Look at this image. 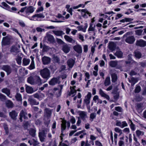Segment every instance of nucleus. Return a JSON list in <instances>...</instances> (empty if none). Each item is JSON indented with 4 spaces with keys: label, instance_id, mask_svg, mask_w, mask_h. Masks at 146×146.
I'll list each match as a JSON object with an SVG mask.
<instances>
[{
    "label": "nucleus",
    "instance_id": "13d9d810",
    "mask_svg": "<svg viewBox=\"0 0 146 146\" xmlns=\"http://www.w3.org/2000/svg\"><path fill=\"white\" fill-rule=\"evenodd\" d=\"M32 142L33 143V144L34 145H36L38 144V142L36 139H33L32 140Z\"/></svg>",
    "mask_w": 146,
    "mask_h": 146
},
{
    "label": "nucleus",
    "instance_id": "7c9ffc66",
    "mask_svg": "<svg viewBox=\"0 0 146 146\" xmlns=\"http://www.w3.org/2000/svg\"><path fill=\"white\" fill-rule=\"evenodd\" d=\"M30 61L29 59L24 58L23 60V64L24 66L27 65L29 64Z\"/></svg>",
    "mask_w": 146,
    "mask_h": 146
},
{
    "label": "nucleus",
    "instance_id": "f8f14e48",
    "mask_svg": "<svg viewBox=\"0 0 146 146\" xmlns=\"http://www.w3.org/2000/svg\"><path fill=\"white\" fill-rule=\"evenodd\" d=\"M78 113L80 118L84 120L87 117V113L85 111H80Z\"/></svg>",
    "mask_w": 146,
    "mask_h": 146
},
{
    "label": "nucleus",
    "instance_id": "a211bd4d",
    "mask_svg": "<svg viewBox=\"0 0 146 146\" xmlns=\"http://www.w3.org/2000/svg\"><path fill=\"white\" fill-rule=\"evenodd\" d=\"M1 92L5 94L11 98V97L10 96V90L9 89L7 88H4L1 90Z\"/></svg>",
    "mask_w": 146,
    "mask_h": 146
},
{
    "label": "nucleus",
    "instance_id": "4be33fe9",
    "mask_svg": "<svg viewBox=\"0 0 146 146\" xmlns=\"http://www.w3.org/2000/svg\"><path fill=\"white\" fill-rule=\"evenodd\" d=\"M62 49L65 53H67L69 52L70 48L67 44H65L63 46Z\"/></svg>",
    "mask_w": 146,
    "mask_h": 146
},
{
    "label": "nucleus",
    "instance_id": "4c0bfd02",
    "mask_svg": "<svg viewBox=\"0 0 146 146\" xmlns=\"http://www.w3.org/2000/svg\"><path fill=\"white\" fill-rule=\"evenodd\" d=\"M6 106L9 108H12L13 106V104L12 102L10 100H7L6 102Z\"/></svg>",
    "mask_w": 146,
    "mask_h": 146
},
{
    "label": "nucleus",
    "instance_id": "e2e57ef3",
    "mask_svg": "<svg viewBox=\"0 0 146 146\" xmlns=\"http://www.w3.org/2000/svg\"><path fill=\"white\" fill-rule=\"evenodd\" d=\"M85 76H86L85 80L86 81L89 79L90 78V76L89 73L88 72H86L85 73Z\"/></svg>",
    "mask_w": 146,
    "mask_h": 146
},
{
    "label": "nucleus",
    "instance_id": "1a4fd4ad",
    "mask_svg": "<svg viewBox=\"0 0 146 146\" xmlns=\"http://www.w3.org/2000/svg\"><path fill=\"white\" fill-rule=\"evenodd\" d=\"M136 45L142 47L145 46L146 45V42L142 39L137 40L136 41Z\"/></svg>",
    "mask_w": 146,
    "mask_h": 146
},
{
    "label": "nucleus",
    "instance_id": "c9c22d12",
    "mask_svg": "<svg viewBox=\"0 0 146 146\" xmlns=\"http://www.w3.org/2000/svg\"><path fill=\"white\" fill-rule=\"evenodd\" d=\"M115 54L118 58H121L123 55V53L122 52L118 50L117 51Z\"/></svg>",
    "mask_w": 146,
    "mask_h": 146
},
{
    "label": "nucleus",
    "instance_id": "2eb2a0df",
    "mask_svg": "<svg viewBox=\"0 0 146 146\" xmlns=\"http://www.w3.org/2000/svg\"><path fill=\"white\" fill-rule=\"evenodd\" d=\"M28 101L31 105H37L39 103L38 102H37L35 100L32 98L31 97H30L28 99Z\"/></svg>",
    "mask_w": 146,
    "mask_h": 146
},
{
    "label": "nucleus",
    "instance_id": "72a5a7b5",
    "mask_svg": "<svg viewBox=\"0 0 146 146\" xmlns=\"http://www.w3.org/2000/svg\"><path fill=\"white\" fill-rule=\"evenodd\" d=\"M111 80L113 82H115L117 80V76L115 74H111Z\"/></svg>",
    "mask_w": 146,
    "mask_h": 146
},
{
    "label": "nucleus",
    "instance_id": "774afa93",
    "mask_svg": "<svg viewBox=\"0 0 146 146\" xmlns=\"http://www.w3.org/2000/svg\"><path fill=\"white\" fill-rule=\"evenodd\" d=\"M46 79H48L50 77V72L49 70L46 68Z\"/></svg>",
    "mask_w": 146,
    "mask_h": 146
},
{
    "label": "nucleus",
    "instance_id": "3c124183",
    "mask_svg": "<svg viewBox=\"0 0 146 146\" xmlns=\"http://www.w3.org/2000/svg\"><path fill=\"white\" fill-rule=\"evenodd\" d=\"M95 26L93 27L92 24H90L88 29V31H95Z\"/></svg>",
    "mask_w": 146,
    "mask_h": 146
},
{
    "label": "nucleus",
    "instance_id": "58836bf2",
    "mask_svg": "<svg viewBox=\"0 0 146 146\" xmlns=\"http://www.w3.org/2000/svg\"><path fill=\"white\" fill-rule=\"evenodd\" d=\"M135 57L137 58H140L141 56V53L138 51H136L135 52Z\"/></svg>",
    "mask_w": 146,
    "mask_h": 146
},
{
    "label": "nucleus",
    "instance_id": "0e129e2a",
    "mask_svg": "<svg viewBox=\"0 0 146 146\" xmlns=\"http://www.w3.org/2000/svg\"><path fill=\"white\" fill-rule=\"evenodd\" d=\"M90 139L92 141L96 140L97 137H96L93 135H90Z\"/></svg>",
    "mask_w": 146,
    "mask_h": 146
},
{
    "label": "nucleus",
    "instance_id": "a18cd8bd",
    "mask_svg": "<svg viewBox=\"0 0 146 146\" xmlns=\"http://www.w3.org/2000/svg\"><path fill=\"white\" fill-rule=\"evenodd\" d=\"M56 121H54L52 125V133L54 134L55 133V129L56 127Z\"/></svg>",
    "mask_w": 146,
    "mask_h": 146
},
{
    "label": "nucleus",
    "instance_id": "f704fd0d",
    "mask_svg": "<svg viewBox=\"0 0 146 146\" xmlns=\"http://www.w3.org/2000/svg\"><path fill=\"white\" fill-rule=\"evenodd\" d=\"M136 133L137 136L139 137L140 136H143L144 135V132L143 131H140L139 130H137L136 131Z\"/></svg>",
    "mask_w": 146,
    "mask_h": 146
},
{
    "label": "nucleus",
    "instance_id": "9d476101",
    "mask_svg": "<svg viewBox=\"0 0 146 146\" xmlns=\"http://www.w3.org/2000/svg\"><path fill=\"white\" fill-rule=\"evenodd\" d=\"M75 86H74L72 87H70V91L69 94V96L73 97L76 95V90L75 89Z\"/></svg>",
    "mask_w": 146,
    "mask_h": 146
},
{
    "label": "nucleus",
    "instance_id": "473e14b6",
    "mask_svg": "<svg viewBox=\"0 0 146 146\" xmlns=\"http://www.w3.org/2000/svg\"><path fill=\"white\" fill-rule=\"evenodd\" d=\"M111 83L110 77L109 76L107 77L106 79L104 82L105 86H107L109 85Z\"/></svg>",
    "mask_w": 146,
    "mask_h": 146
},
{
    "label": "nucleus",
    "instance_id": "c756f323",
    "mask_svg": "<svg viewBox=\"0 0 146 146\" xmlns=\"http://www.w3.org/2000/svg\"><path fill=\"white\" fill-rule=\"evenodd\" d=\"M51 111L46 109V117L47 116L48 119V123H49L50 122V117L51 115Z\"/></svg>",
    "mask_w": 146,
    "mask_h": 146
},
{
    "label": "nucleus",
    "instance_id": "052dcab7",
    "mask_svg": "<svg viewBox=\"0 0 146 146\" xmlns=\"http://www.w3.org/2000/svg\"><path fill=\"white\" fill-rule=\"evenodd\" d=\"M70 121L72 124H74L75 123L76 120L74 117L72 116L71 117Z\"/></svg>",
    "mask_w": 146,
    "mask_h": 146
},
{
    "label": "nucleus",
    "instance_id": "20e7f679",
    "mask_svg": "<svg viewBox=\"0 0 146 146\" xmlns=\"http://www.w3.org/2000/svg\"><path fill=\"white\" fill-rule=\"evenodd\" d=\"M11 39V36H6L3 38L2 41V46L9 45L10 44V40Z\"/></svg>",
    "mask_w": 146,
    "mask_h": 146
},
{
    "label": "nucleus",
    "instance_id": "8fccbe9b",
    "mask_svg": "<svg viewBox=\"0 0 146 146\" xmlns=\"http://www.w3.org/2000/svg\"><path fill=\"white\" fill-rule=\"evenodd\" d=\"M39 137L41 141H43L44 140V139L43 137V134L42 132L39 133Z\"/></svg>",
    "mask_w": 146,
    "mask_h": 146
},
{
    "label": "nucleus",
    "instance_id": "f257e3e1",
    "mask_svg": "<svg viewBox=\"0 0 146 146\" xmlns=\"http://www.w3.org/2000/svg\"><path fill=\"white\" fill-rule=\"evenodd\" d=\"M34 11L33 8L31 6L22 8L20 10V11L21 13L25 11L26 14L28 15H29L30 13H33Z\"/></svg>",
    "mask_w": 146,
    "mask_h": 146
},
{
    "label": "nucleus",
    "instance_id": "bf43d9fd",
    "mask_svg": "<svg viewBox=\"0 0 146 146\" xmlns=\"http://www.w3.org/2000/svg\"><path fill=\"white\" fill-rule=\"evenodd\" d=\"M115 110L119 112H122L123 109L122 108L119 106L116 107L115 108Z\"/></svg>",
    "mask_w": 146,
    "mask_h": 146
},
{
    "label": "nucleus",
    "instance_id": "0eeeda50",
    "mask_svg": "<svg viewBox=\"0 0 146 146\" xmlns=\"http://www.w3.org/2000/svg\"><path fill=\"white\" fill-rule=\"evenodd\" d=\"M66 121L65 120H62V123L61 124V132L62 133L61 135L60 136L61 140L63 139L62 135H63V132L66 129Z\"/></svg>",
    "mask_w": 146,
    "mask_h": 146
},
{
    "label": "nucleus",
    "instance_id": "bb28decb",
    "mask_svg": "<svg viewBox=\"0 0 146 146\" xmlns=\"http://www.w3.org/2000/svg\"><path fill=\"white\" fill-rule=\"evenodd\" d=\"M28 82L32 85L35 84V76L34 77L32 76H30L28 79Z\"/></svg>",
    "mask_w": 146,
    "mask_h": 146
},
{
    "label": "nucleus",
    "instance_id": "338daca9",
    "mask_svg": "<svg viewBox=\"0 0 146 146\" xmlns=\"http://www.w3.org/2000/svg\"><path fill=\"white\" fill-rule=\"evenodd\" d=\"M95 145L97 146H103L102 143L98 140L95 141Z\"/></svg>",
    "mask_w": 146,
    "mask_h": 146
},
{
    "label": "nucleus",
    "instance_id": "6e6d98bb",
    "mask_svg": "<svg viewBox=\"0 0 146 146\" xmlns=\"http://www.w3.org/2000/svg\"><path fill=\"white\" fill-rule=\"evenodd\" d=\"M123 132L126 133V134H128L130 132V131L129 128H125L123 130Z\"/></svg>",
    "mask_w": 146,
    "mask_h": 146
},
{
    "label": "nucleus",
    "instance_id": "f3484780",
    "mask_svg": "<svg viewBox=\"0 0 146 146\" xmlns=\"http://www.w3.org/2000/svg\"><path fill=\"white\" fill-rule=\"evenodd\" d=\"M88 27L87 26H85L84 27L82 25H79L76 28L78 31H82V32L85 33L86 31V30Z\"/></svg>",
    "mask_w": 146,
    "mask_h": 146
},
{
    "label": "nucleus",
    "instance_id": "603ef678",
    "mask_svg": "<svg viewBox=\"0 0 146 146\" xmlns=\"http://www.w3.org/2000/svg\"><path fill=\"white\" fill-rule=\"evenodd\" d=\"M141 87L139 86H137L135 90V93H138L141 91Z\"/></svg>",
    "mask_w": 146,
    "mask_h": 146
},
{
    "label": "nucleus",
    "instance_id": "c03bdc74",
    "mask_svg": "<svg viewBox=\"0 0 146 146\" xmlns=\"http://www.w3.org/2000/svg\"><path fill=\"white\" fill-rule=\"evenodd\" d=\"M53 32L55 35L57 36H60L62 35V31H53Z\"/></svg>",
    "mask_w": 146,
    "mask_h": 146
},
{
    "label": "nucleus",
    "instance_id": "7ed1b4c3",
    "mask_svg": "<svg viewBox=\"0 0 146 146\" xmlns=\"http://www.w3.org/2000/svg\"><path fill=\"white\" fill-rule=\"evenodd\" d=\"M92 95L90 92H88L86 95L83 100V103L84 105L88 106L90 102V99Z\"/></svg>",
    "mask_w": 146,
    "mask_h": 146
},
{
    "label": "nucleus",
    "instance_id": "c85d7f7f",
    "mask_svg": "<svg viewBox=\"0 0 146 146\" xmlns=\"http://www.w3.org/2000/svg\"><path fill=\"white\" fill-rule=\"evenodd\" d=\"M118 63L117 61H111L109 62V65L112 67H114L117 65Z\"/></svg>",
    "mask_w": 146,
    "mask_h": 146
},
{
    "label": "nucleus",
    "instance_id": "5701e85b",
    "mask_svg": "<svg viewBox=\"0 0 146 146\" xmlns=\"http://www.w3.org/2000/svg\"><path fill=\"white\" fill-rule=\"evenodd\" d=\"M35 84H38L40 85L42 84L41 81L39 76H35Z\"/></svg>",
    "mask_w": 146,
    "mask_h": 146
},
{
    "label": "nucleus",
    "instance_id": "4468645a",
    "mask_svg": "<svg viewBox=\"0 0 146 146\" xmlns=\"http://www.w3.org/2000/svg\"><path fill=\"white\" fill-rule=\"evenodd\" d=\"M74 50L78 53H81L82 52V47L81 45L77 44L74 47Z\"/></svg>",
    "mask_w": 146,
    "mask_h": 146
},
{
    "label": "nucleus",
    "instance_id": "37998d69",
    "mask_svg": "<svg viewBox=\"0 0 146 146\" xmlns=\"http://www.w3.org/2000/svg\"><path fill=\"white\" fill-rule=\"evenodd\" d=\"M129 123H130V127L133 131H134L135 130V125L133 123L132 121L130 120L129 119Z\"/></svg>",
    "mask_w": 146,
    "mask_h": 146
},
{
    "label": "nucleus",
    "instance_id": "9b49d317",
    "mask_svg": "<svg viewBox=\"0 0 146 146\" xmlns=\"http://www.w3.org/2000/svg\"><path fill=\"white\" fill-rule=\"evenodd\" d=\"M59 78H53L49 82V84L51 85H54L57 83H59Z\"/></svg>",
    "mask_w": 146,
    "mask_h": 146
},
{
    "label": "nucleus",
    "instance_id": "e433bc0d",
    "mask_svg": "<svg viewBox=\"0 0 146 146\" xmlns=\"http://www.w3.org/2000/svg\"><path fill=\"white\" fill-rule=\"evenodd\" d=\"M45 16L42 14H36L34 15H33L32 16L33 18H34L35 17H36L38 18H40L43 19L44 17Z\"/></svg>",
    "mask_w": 146,
    "mask_h": 146
},
{
    "label": "nucleus",
    "instance_id": "a19ab883",
    "mask_svg": "<svg viewBox=\"0 0 146 146\" xmlns=\"http://www.w3.org/2000/svg\"><path fill=\"white\" fill-rule=\"evenodd\" d=\"M47 38L48 40L51 42H53L54 41L53 36L51 35H48L47 36Z\"/></svg>",
    "mask_w": 146,
    "mask_h": 146
},
{
    "label": "nucleus",
    "instance_id": "cd10ccee",
    "mask_svg": "<svg viewBox=\"0 0 146 146\" xmlns=\"http://www.w3.org/2000/svg\"><path fill=\"white\" fill-rule=\"evenodd\" d=\"M138 81V79L137 78H131L129 80V82L131 83V85L133 86Z\"/></svg>",
    "mask_w": 146,
    "mask_h": 146
},
{
    "label": "nucleus",
    "instance_id": "69168bd1",
    "mask_svg": "<svg viewBox=\"0 0 146 146\" xmlns=\"http://www.w3.org/2000/svg\"><path fill=\"white\" fill-rule=\"evenodd\" d=\"M96 117V114L94 113H91L90 116V117L91 119H92V121L93 119L95 118Z\"/></svg>",
    "mask_w": 146,
    "mask_h": 146
},
{
    "label": "nucleus",
    "instance_id": "4d7b16f0",
    "mask_svg": "<svg viewBox=\"0 0 146 146\" xmlns=\"http://www.w3.org/2000/svg\"><path fill=\"white\" fill-rule=\"evenodd\" d=\"M128 124L125 121H123L122 122L121 128H122L125 127H127Z\"/></svg>",
    "mask_w": 146,
    "mask_h": 146
},
{
    "label": "nucleus",
    "instance_id": "b1692460",
    "mask_svg": "<svg viewBox=\"0 0 146 146\" xmlns=\"http://www.w3.org/2000/svg\"><path fill=\"white\" fill-rule=\"evenodd\" d=\"M64 38L67 41L69 42L73 43L75 42V40H73L71 37L68 35H65L64 36Z\"/></svg>",
    "mask_w": 146,
    "mask_h": 146
},
{
    "label": "nucleus",
    "instance_id": "6ab92c4d",
    "mask_svg": "<svg viewBox=\"0 0 146 146\" xmlns=\"http://www.w3.org/2000/svg\"><path fill=\"white\" fill-rule=\"evenodd\" d=\"M9 115L12 119H16L18 115V113L15 111L13 110L9 113Z\"/></svg>",
    "mask_w": 146,
    "mask_h": 146
},
{
    "label": "nucleus",
    "instance_id": "a878e982",
    "mask_svg": "<svg viewBox=\"0 0 146 146\" xmlns=\"http://www.w3.org/2000/svg\"><path fill=\"white\" fill-rule=\"evenodd\" d=\"M67 63L69 67L72 68L74 65V61L73 59H70L67 61Z\"/></svg>",
    "mask_w": 146,
    "mask_h": 146
},
{
    "label": "nucleus",
    "instance_id": "680f3d73",
    "mask_svg": "<svg viewBox=\"0 0 146 146\" xmlns=\"http://www.w3.org/2000/svg\"><path fill=\"white\" fill-rule=\"evenodd\" d=\"M99 99V97L97 95L95 96L93 98V100L95 103L97 102Z\"/></svg>",
    "mask_w": 146,
    "mask_h": 146
},
{
    "label": "nucleus",
    "instance_id": "39448f33",
    "mask_svg": "<svg viewBox=\"0 0 146 146\" xmlns=\"http://www.w3.org/2000/svg\"><path fill=\"white\" fill-rule=\"evenodd\" d=\"M78 11H81V15L84 18L87 17L86 14L89 15V16H91L90 15L91 13L88 11L86 9H78Z\"/></svg>",
    "mask_w": 146,
    "mask_h": 146
},
{
    "label": "nucleus",
    "instance_id": "5fc2aeb1",
    "mask_svg": "<svg viewBox=\"0 0 146 146\" xmlns=\"http://www.w3.org/2000/svg\"><path fill=\"white\" fill-rule=\"evenodd\" d=\"M58 90L57 88H54L53 90H50L49 92H48V95L49 96H53V93H52V92H53V90L54 91H56ZM54 92H53V93H54Z\"/></svg>",
    "mask_w": 146,
    "mask_h": 146
},
{
    "label": "nucleus",
    "instance_id": "ea45409f",
    "mask_svg": "<svg viewBox=\"0 0 146 146\" xmlns=\"http://www.w3.org/2000/svg\"><path fill=\"white\" fill-rule=\"evenodd\" d=\"M15 97L17 100L19 101H22V96L20 93H17L15 96Z\"/></svg>",
    "mask_w": 146,
    "mask_h": 146
},
{
    "label": "nucleus",
    "instance_id": "f03ea898",
    "mask_svg": "<svg viewBox=\"0 0 146 146\" xmlns=\"http://www.w3.org/2000/svg\"><path fill=\"white\" fill-rule=\"evenodd\" d=\"M81 97V95L80 93H78L77 96H75L73 98V100L74 101V103H76L78 108H80L81 106V104L82 102V99L78 100L80 99Z\"/></svg>",
    "mask_w": 146,
    "mask_h": 146
},
{
    "label": "nucleus",
    "instance_id": "dca6fc26",
    "mask_svg": "<svg viewBox=\"0 0 146 146\" xmlns=\"http://www.w3.org/2000/svg\"><path fill=\"white\" fill-rule=\"evenodd\" d=\"M2 68L3 70L7 72V74H9L11 72V69L10 67L8 66H4Z\"/></svg>",
    "mask_w": 146,
    "mask_h": 146
},
{
    "label": "nucleus",
    "instance_id": "ddd939ff",
    "mask_svg": "<svg viewBox=\"0 0 146 146\" xmlns=\"http://www.w3.org/2000/svg\"><path fill=\"white\" fill-rule=\"evenodd\" d=\"M99 94L102 97L105 98L108 100H109L110 97L109 95L104 93L102 89H100L99 91Z\"/></svg>",
    "mask_w": 146,
    "mask_h": 146
},
{
    "label": "nucleus",
    "instance_id": "393cba45",
    "mask_svg": "<svg viewBox=\"0 0 146 146\" xmlns=\"http://www.w3.org/2000/svg\"><path fill=\"white\" fill-rule=\"evenodd\" d=\"M26 90L27 92L29 94H32L34 92L33 89L31 87L26 86Z\"/></svg>",
    "mask_w": 146,
    "mask_h": 146
},
{
    "label": "nucleus",
    "instance_id": "423d86ee",
    "mask_svg": "<svg viewBox=\"0 0 146 146\" xmlns=\"http://www.w3.org/2000/svg\"><path fill=\"white\" fill-rule=\"evenodd\" d=\"M135 40V39L133 36L127 37L125 39V42L128 43L133 44Z\"/></svg>",
    "mask_w": 146,
    "mask_h": 146
},
{
    "label": "nucleus",
    "instance_id": "49530a36",
    "mask_svg": "<svg viewBox=\"0 0 146 146\" xmlns=\"http://www.w3.org/2000/svg\"><path fill=\"white\" fill-rule=\"evenodd\" d=\"M109 48L111 50H113L114 48V44L113 42H110L109 43Z\"/></svg>",
    "mask_w": 146,
    "mask_h": 146
},
{
    "label": "nucleus",
    "instance_id": "aec40b11",
    "mask_svg": "<svg viewBox=\"0 0 146 146\" xmlns=\"http://www.w3.org/2000/svg\"><path fill=\"white\" fill-rule=\"evenodd\" d=\"M30 58L31 59V62L30 65L29 67V69L32 70L34 69L35 68V63L34 60V57L32 56H30Z\"/></svg>",
    "mask_w": 146,
    "mask_h": 146
},
{
    "label": "nucleus",
    "instance_id": "79ce46f5",
    "mask_svg": "<svg viewBox=\"0 0 146 146\" xmlns=\"http://www.w3.org/2000/svg\"><path fill=\"white\" fill-rule=\"evenodd\" d=\"M114 131L116 133H119V135H121L122 134V130L119 127H115L114 129Z\"/></svg>",
    "mask_w": 146,
    "mask_h": 146
},
{
    "label": "nucleus",
    "instance_id": "09e8293b",
    "mask_svg": "<svg viewBox=\"0 0 146 146\" xmlns=\"http://www.w3.org/2000/svg\"><path fill=\"white\" fill-rule=\"evenodd\" d=\"M6 99V96L0 93V100L2 101H3Z\"/></svg>",
    "mask_w": 146,
    "mask_h": 146
},
{
    "label": "nucleus",
    "instance_id": "412c9836",
    "mask_svg": "<svg viewBox=\"0 0 146 146\" xmlns=\"http://www.w3.org/2000/svg\"><path fill=\"white\" fill-rule=\"evenodd\" d=\"M19 72L21 76H24L27 74L28 71L25 68H22L19 69Z\"/></svg>",
    "mask_w": 146,
    "mask_h": 146
},
{
    "label": "nucleus",
    "instance_id": "864d4df0",
    "mask_svg": "<svg viewBox=\"0 0 146 146\" xmlns=\"http://www.w3.org/2000/svg\"><path fill=\"white\" fill-rule=\"evenodd\" d=\"M22 58L21 57L18 56L16 58V61L17 63L19 65L21 63Z\"/></svg>",
    "mask_w": 146,
    "mask_h": 146
},
{
    "label": "nucleus",
    "instance_id": "6e6552de",
    "mask_svg": "<svg viewBox=\"0 0 146 146\" xmlns=\"http://www.w3.org/2000/svg\"><path fill=\"white\" fill-rule=\"evenodd\" d=\"M27 114L25 111L22 110L21 111L19 115V119L20 121L21 122L22 121V117H23L24 119L27 118Z\"/></svg>",
    "mask_w": 146,
    "mask_h": 146
},
{
    "label": "nucleus",
    "instance_id": "2f4dec72",
    "mask_svg": "<svg viewBox=\"0 0 146 146\" xmlns=\"http://www.w3.org/2000/svg\"><path fill=\"white\" fill-rule=\"evenodd\" d=\"M40 74L42 77L44 78H46V68H44L40 70Z\"/></svg>",
    "mask_w": 146,
    "mask_h": 146
},
{
    "label": "nucleus",
    "instance_id": "de8ad7c7",
    "mask_svg": "<svg viewBox=\"0 0 146 146\" xmlns=\"http://www.w3.org/2000/svg\"><path fill=\"white\" fill-rule=\"evenodd\" d=\"M78 38L82 42L84 41V36L82 35L81 33H79L78 34Z\"/></svg>",
    "mask_w": 146,
    "mask_h": 146
}]
</instances>
